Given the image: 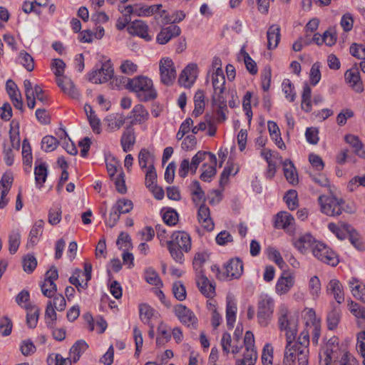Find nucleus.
<instances>
[{"mask_svg": "<svg viewBox=\"0 0 365 365\" xmlns=\"http://www.w3.org/2000/svg\"><path fill=\"white\" fill-rule=\"evenodd\" d=\"M44 225V221L43 220H39L35 222L33 227L31 228L29 234V240L28 242L29 244H31L34 245L37 242V238L38 235L42 234V230Z\"/></svg>", "mask_w": 365, "mask_h": 365, "instance_id": "58836bf2", "label": "nucleus"}, {"mask_svg": "<svg viewBox=\"0 0 365 365\" xmlns=\"http://www.w3.org/2000/svg\"><path fill=\"white\" fill-rule=\"evenodd\" d=\"M257 359V353L255 349H246L243 359H237L236 365H255Z\"/></svg>", "mask_w": 365, "mask_h": 365, "instance_id": "f704fd0d", "label": "nucleus"}, {"mask_svg": "<svg viewBox=\"0 0 365 365\" xmlns=\"http://www.w3.org/2000/svg\"><path fill=\"white\" fill-rule=\"evenodd\" d=\"M157 174L153 164L148 166V171L145 175V185L148 188L153 187L156 184Z\"/></svg>", "mask_w": 365, "mask_h": 365, "instance_id": "603ef678", "label": "nucleus"}, {"mask_svg": "<svg viewBox=\"0 0 365 365\" xmlns=\"http://www.w3.org/2000/svg\"><path fill=\"white\" fill-rule=\"evenodd\" d=\"M168 249L173 259L178 263L182 264L184 262V255L182 249L174 246L173 242H167Z\"/></svg>", "mask_w": 365, "mask_h": 365, "instance_id": "a19ab883", "label": "nucleus"}, {"mask_svg": "<svg viewBox=\"0 0 365 365\" xmlns=\"http://www.w3.org/2000/svg\"><path fill=\"white\" fill-rule=\"evenodd\" d=\"M120 215L121 213H120L118 210L115 209V205H113L111 207L108 218L106 219V225L110 228L113 227L118 222Z\"/></svg>", "mask_w": 365, "mask_h": 365, "instance_id": "338daca9", "label": "nucleus"}, {"mask_svg": "<svg viewBox=\"0 0 365 365\" xmlns=\"http://www.w3.org/2000/svg\"><path fill=\"white\" fill-rule=\"evenodd\" d=\"M197 219L207 231L210 232L214 229L215 225L210 217V208L204 203L198 209Z\"/></svg>", "mask_w": 365, "mask_h": 365, "instance_id": "dca6fc26", "label": "nucleus"}, {"mask_svg": "<svg viewBox=\"0 0 365 365\" xmlns=\"http://www.w3.org/2000/svg\"><path fill=\"white\" fill-rule=\"evenodd\" d=\"M225 268V272L219 277L220 279H225L226 277L230 279L238 278L243 272L242 261L239 258L231 259Z\"/></svg>", "mask_w": 365, "mask_h": 365, "instance_id": "f8f14e48", "label": "nucleus"}, {"mask_svg": "<svg viewBox=\"0 0 365 365\" xmlns=\"http://www.w3.org/2000/svg\"><path fill=\"white\" fill-rule=\"evenodd\" d=\"M311 95V88L309 86L308 84L306 83L303 88L301 107L302 110L307 113L312 110Z\"/></svg>", "mask_w": 365, "mask_h": 365, "instance_id": "4c0bfd02", "label": "nucleus"}, {"mask_svg": "<svg viewBox=\"0 0 365 365\" xmlns=\"http://www.w3.org/2000/svg\"><path fill=\"white\" fill-rule=\"evenodd\" d=\"M294 222V219L290 213L281 211L275 217L274 227L278 229H287L292 226Z\"/></svg>", "mask_w": 365, "mask_h": 365, "instance_id": "b1692460", "label": "nucleus"}, {"mask_svg": "<svg viewBox=\"0 0 365 365\" xmlns=\"http://www.w3.org/2000/svg\"><path fill=\"white\" fill-rule=\"evenodd\" d=\"M267 48L269 50L275 48L280 41V27L273 24L270 26L267 32Z\"/></svg>", "mask_w": 365, "mask_h": 365, "instance_id": "5701e85b", "label": "nucleus"}, {"mask_svg": "<svg viewBox=\"0 0 365 365\" xmlns=\"http://www.w3.org/2000/svg\"><path fill=\"white\" fill-rule=\"evenodd\" d=\"M21 59V64L28 71H32L34 69V61L33 57L26 51H21L19 54Z\"/></svg>", "mask_w": 365, "mask_h": 365, "instance_id": "c03bdc74", "label": "nucleus"}, {"mask_svg": "<svg viewBox=\"0 0 365 365\" xmlns=\"http://www.w3.org/2000/svg\"><path fill=\"white\" fill-rule=\"evenodd\" d=\"M160 73L161 82L163 84L173 85L176 77V71L172 59L166 58L160 60Z\"/></svg>", "mask_w": 365, "mask_h": 365, "instance_id": "0eeeda50", "label": "nucleus"}, {"mask_svg": "<svg viewBox=\"0 0 365 365\" xmlns=\"http://www.w3.org/2000/svg\"><path fill=\"white\" fill-rule=\"evenodd\" d=\"M216 165L210 163V165H207L206 163H204L201 168L202 173L200 178L204 182H210L211 178L217 173Z\"/></svg>", "mask_w": 365, "mask_h": 365, "instance_id": "ea45409f", "label": "nucleus"}, {"mask_svg": "<svg viewBox=\"0 0 365 365\" xmlns=\"http://www.w3.org/2000/svg\"><path fill=\"white\" fill-rule=\"evenodd\" d=\"M287 314L288 310L285 307H282L279 310L278 322L280 330L286 331L287 345L289 347L296 338L297 323V320L289 318Z\"/></svg>", "mask_w": 365, "mask_h": 365, "instance_id": "f03ea898", "label": "nucleus"}, {"mask_svg": "<svg viewBox=\"0 0 365 365\" xmlns=\"http://www.w3.org/2000/svg\"><path fill=\"white\" fill-rule=\"evenodd\" d=\"M145 279L146 282L152 285L162 286V281L158 274L151 267L148 268L145 272Z\"/></svg>", "mask_w": 365, "mask_h": 365, "instance_id": "49530a36", "label": "nucleus"}, {"mask_svg": "<svg viewBox=\"0 0 365 365\" xmlns=\"http://www.w3.org/2000/svg\"><path fill=\"white\" fill-rule=\"evenodd\" d=\"M294 280L290 274L284 272L279 278L276 284V291L279 293H287L294 285Z\"/></svg>", "mask_w": 365, "mask_h": 365, "instance_id": "a878e982", "label": "nucleus"}, {"mask_svg": "<svg viewBox=\"0 0 365 365\" xmlns=\"http://www.w3.org/2000/svg\"><path fill=\"white\" fill-rule=\"evenodd\" d=\"M21 236L18 231H13L9 237V252L14 254L17 251L20 245Z\"/></svg>", "mask_w": 365, "mask_h": 365, "instance_id": "8fccbe9b", "label": "nucleus"}, {"mask_svg": "<svg viewBox=\"0 0 365 365\" xmlns=\"http://www.w3.org/2000/svg\"><path fill=\"white\" fill-rule=\"evenodd\" d=\"M195 109L192 115L197 117L201 115L205 108V94L203 91L198 90L194 96Z\"/></svg>", "mask_w": 365, "mask_h": 365, "instance_id": "473e14b6", "label": "nucleus"}, {"mask_svg": "<svg viewBox=\"0 0 365 365\" xmlns=\"http://www.w3.org/2000/svg\"><path fill=\"white\" fill-rule=\"evenodd\" d=\"M163 220L168 225H175L178 221V214L175 210L170 209L163 214Z\"/></svg>", "mask_w": 365, "mask_h": 365, "instance_id": "bf43d9fd", "label": "nucleus"}, {"mask_svg": "<svg viewBox=\"0 0 365 365\" xmlns=\"http://www.w3.org/2000/svg\"><path fill=\"white\" fill-rule=\"evenodd\" d=\"M345 140L354 149V153L361 158H365V150L363 144L356 135L349 134L345 136Z\"/></svg>", "mask_w": 365, "mask_h": 365, "instance_id": "7c9ffc66", "label": "nucleus"}, {"mask_svg": "<svg viewBox=\"0 0 365 365\" xmlns=\"http://www.w3.org/2000/svg\"><path fill=\"white\" fill-rule=\"evenodd\" d=\"M115 209L118 210L121 214H127L133 208V203L130 200L121 198L114 204Z\"/></svg>", "mask_w": 365, "mask_h": 365, "instance_id": "79ce46f5", "label": "nucleus"}, {"mask_svg": "<svg viewBox=\"0 0 365 365\" xmlns=\"http://www.w3.org/2000/svg\"><path fill=\"white\" fill-rule=\"evenodd\" d=\"M284 174L287 180L294 185L298 183V175L293 163L290 160H285L283 163Z\"/></svg>", "mask_w": 365, "mask_h": 365, "instance_id": "bb28decb", "label": "nucleus"}, {"mask_svg": "<svg viewBox=\"0 0 365 365\" xmlns=\"http://www.w3.org/2000/svg\"><path fill=\"white\" fill-rule=\"evenodd\" d=\"M116 244L120 246V248L124 247L125 250H129L132 247L131 238L130 235L124 232H121L117 239Z\"/></svg>", "mask_w": 365, "mask_h": 365, "instance_id": "774afa93", "label": "nucleus"}, {"mask_svg": "<svg viewBox=\"0 0 365 365\" xmlns=\"http://www.w3.org/2000/svg\"><path fill=\"white\" fill-rule=\"evenodd\" d=\"M341 319V309L337 306H332V309L327 316V328L329 330L335 329Z\"/></svg>", "mask_w": 365, "mask_h": 365, "instance_id": "c756f323", "label": "nucleus"}, {"mask_svg": "<svg viewBox=\"0 0 365 365\" xmlns=\"http://www.w3.org/2000/svg\"><path fill=\"white\" fill-rule=\"evenodd\" d=\"M128 32L132 36H138L147 41L151 40L148 34V26L142 20H135L127 27Z\"/></svg>", "mask_w": 365, "mask_h": 365, "instance_id": "ddd939ff", "label": "nucleus"}, {"mask_svg": "<svg viewBox=\"0 0 365 365\" xmlns=\"http://www.w3.org/2000/svg\"><path fill=\"white\" fill-rule=\"evenodd\" d=\"M88 348L87 343L84 340H78L70 349V356L73 362H77L83 352Z\"/></svg>", "mask_w": 365, "mask_h": 365, "instance_id": "2f4dec72", "label": "nucleus"}, {"mask_svg": "<svg viewBox=\"0 0 365 365\" xmlns=\"http://www.w3.org/2000/svg\"><path fill=\"white\" fill-rule=\"evenodd\" d=\"M236 311L237 307L235 303L232 300H227L226 308V319L227 325L229 329H232L234 327V324L236 319Z\"/></svg>", "mask_w": 365, "mask_h": 365, "instance_id": "c9c22d12", "label": "nucleus"}, {"mask_svg": "<svg viewBox=\"0 0 365 365\" xmlns=\"http://www.w3.org/2000/svg\"><path fill=\"white\" fill-rule=\"evenodd\" d=\"M89 108V114H88V119L90 123V125L92 128V130L93 132L96 133H100L101 129H100V120L97 118V116L95 115L94 111L93 110V108L91 106H88Z\"/></svg>", "mask_w": 365, "mask_h": 365, "instance_id": "052dcab7", "label": "nucleus"}, {"mask_svg": "<svg viewBox=\"0 0 365 365\" xmlns=\"http://www.w3.org/2000/svg\"><path fill=\"white\" fill-rule=\"evenodd\" d=\"M197 285L200 292L206 297L212 298L214 297L215 287L205 274H202L198 277Z\"/></svg>", "mask_w": 365, "mask_h": 365, "instance_id": "aec40b11", "label": "nucleus"}, {"mask_svg": "<svg viewBox=\"0 0 365 365\" xmlns=\"http://www.w3.org/2000/svg\"><path fill=\"white\" fill-rule=\"evenodd\" d=\"M135 143V137L134 134V130L131 128V125L126 128L124 130L121 139L120 144L123 148V150L125 153H128L130 151Z\"/></svg>", "mask_w": 365, "mask_h": 365, "instance_id": "4be33fe9", "label": "nucleus"}, {"mask_svg": "<svg viewBox=\"0 0 365 365\" xmlns=\"http://www.w3.org/2000/svg\"><path fill=\"white\" fill-rule=\"evenodd\" d=\"M284 200L289 210H294L298 207L297 192L296 190H288L284 197Z\"/></svg>", "mask_w": 365, "mask_h": 365, "instance_id": "09e8293b", "label": "nucleus"}, {"mask_svg": "<svg viewBox=\"0 0 365 365\" xmlns=\"http://www.w3.org/2000/svg\"><path fill=\"white\" fill-rule=\"evenodd\" d=\"M297 357L298 365H308L309 349L307 347L297 346Z\"/></svg>", "mask_w": 365, "mask_h": 365, "instance_id": "680f3d73", "label": "nucleus"}, {"mask_svg": "<svg viewBox=\"0 0 365 365\" xmlns=\"http://www.w3.org/2000/svg\"><path fill=\"white\" fill-rule=\"evenodd\" d=\"M22 156L24 164L31 167L32 163L31 148L26 138L23 140L22 143Z\"/></svg>", "mask_w": 365, "mask_h": 365, "instance_id": "de8ad7c7", "label": "nucleus"}, {"mask_svg": "<svg viewBox=\"0 0 365 365\" xmlns=\"http://www.w3.org/2000/svg\"><path fill=\"white\" fill-rule=\"evenodd\" d=\"M114 74L113 65L110 60L102 63L101 68L92 71L88 74L90 81L95 83H103L110 80Z\"/></svg>", "mask_w": 365, "mask_h": 365, "instance_id": "423d86ee", "label": "nucleus"}, {"mask_svg": "<svg viewBox=\"0 0 365 365\" xmlns=\"http://www.w3.org/2000/svg\"><path fill=\"white\" fill-rule=\"evenodd\" d=\"M58 143V140L55 137L46 135L41 140V148L46 152H51L57 148Z\"/></svg>", "mask_w": 365, "mask_h": 365, "instance_id": "37998d69", "label": "nucleus"}, {"mask_svg": "<svg viewBox=\"0 0 365 365\" xmlns=\"http://www.w3.org/2000/svg\"><path fill=\"white\" fill-rule=\"evenodd\" d=\"M168 242H173L174 246L178 247L185 252L190 250L191 248V239L190 235L182 231H175L171 236V240Z\"/></svg>", "mask_w": 365, "mask_h": 365, "instance_id": "4468645a", "label": "nucleus"}, {"mask_svg": "<svg viewBox=\"0 0 365 365\" xmlns=\"http://www.w3.org/2000/svg\"><path fill=\"white\" fill-rule=\"evenodd\" d=\"M339 342V339L336 336H334L329 339L325 347V358L323 360L320 359V365H330L332 359L336 361L339 359V353L340 352Z\"/></svg>", "mask_w": 365, "mask_h": 365, "instance_id": "6e6552de", "label": "nucleus"}, {"mask_svg": "<svg viewBox=\"0 0 365 365\" xmlns=\"http://www.w3.org/2000/svg\"><path fill=\"white\" fill-rule=\"evenodd\" d=\"M132 78H129L125 76H118L113 78L111 82V85L113 88L116 87L118 88H125L126 89L130 88L131 84Z\"/></svg>", "mask_w": 365, "mask_h": 365, "instance_id": "4d7b16f0", "label": "nucleus"}, {"mask_svg": "<svg viewBox=\"0 0 365 365\" xmlns=\"http://www.w3.org/2000/svg\"><path fill=\"white\" fill-rule=\"evenodd\" d=\"M327 292L334 296L335 300L341 304L344 301V294L341 283L337 279H331L327 284Z\"/></svg>", "mask_w": 365, "mask_h": 365, "instance_id": "a211bd4d", "label": "nucleus"}, {"mask_svg": "<svg viewBox=\"0 0 365 365\" xmlns=\"http://www.w3.org/2000/svg\"><path fill=\"white\" fill-rule=\"evenodd\" d=\"M173 292L175 297L179 301H183L186 298L185 287L180 282H176L173 284Z\"/></svg>", "mask_w": 365, "mask_h": 365, "instance_id": "13d9d810", "label": "nucleus"}, {"mask_svg": "<svg viewBox=\"0 0 365 365\" xmlns=\"http://www.w3.org/2000/svg\"><path fill=\"white\" fill-rule=\"evenodd\" d=\"M35 180L41 187L46 182L48 175V169L45 163H41L36 165L34 169Z\"/></svg>", "mask_w": 365, "mask_h": 365, "instance_id": "e433bc0d", "label": "nucleus"}, {"mask_svg": "<svg viewBox=\"0 0 365 365\" xmlns=\"http://www.w3.org/2000/svg\"><path fill=\"white\" fill-rule=\"evenodd\" d=\"M56 290V284L54 283V282L45 279L43 284L41 285V291L43 294L50 298L53 296Z\"/></svg>", "mask_w": 365, "mask_h": 365, "instance_id": "864d4df0", "label": "nucleus"}, {"mask_svg": "<svg viewBox=\"0 0 365 365\" xmlns=\"http://www.w3.org/2000/svg\"><path fill=\"white\" fill-rule=\"evenodd\" d=\"M22 263L24 270L27 273H31L36 267L37 260L34 255H27L24 257Z\"/></svg>", "mask_w": 365, "mask_h": 365, "instance_id": "3c124183", "label": "nucleus"}, {"mask_svg": "<svg viewBox=\"0 0 365 365\" xmlns=\"http://www.w3.org/2000/svg\"><path fill=\"white\" fill-rule=\"evenodd\" d=\"M24 307L27 311L26 324L28 327L31 329L35 328L39 317V308L35 305L31 304V303L26 304Z\"/></svg>", "mask_w": 365, "mask_h": 365, "instance_id": "393cba45", "label": "nucleus"}, {"mask_svg": "<svg viewBox=\"0 0 365 365\" xmlns=\"http://www.w3.org/2000/svg\"><path fill=\"white\" fill-rule=\"evenodd\" d=\"M180 32V28L176 25H170L168 27L163 28L157 36V42L159 44H165L172 38L178 36Z\"/></svg>", "mask_w": 365, "mask_h": 365, "instance_id": "2eb2a0df", "label": "nucleus"}, {"mask_svg": "<svg viewBox=\"0 0 365 365\" xmlns=\"http://www.w3.org/2000/svg\"><path fill=\"white\" fill-rule=\"evenodd\" d=\"M346 82L357 93L364 91V86L361 81L359 68L355 64L351 68L347 70L344 74Z\"/></svg>", "mask_w": 365, "mask_h": 365, "instance_id": "9d476101", "label": "nucleus"}, {"mask_svg": "<svg viewBox=\"0 0 365 365\" xmlns=\"http://www.w3.org/2000/svg\"><path fill=\"white\" fill-rule=\"evenodd\" d=\"M273 348L272 346L267 344L262 350V361L264 365H272L273 359Z\"/></svg>", "mask_w": 365, "mask_h": 365, "instance_id": "e2e57ef3", "label": "nucleus"}, {"mask_svg": "<svg viewBox=\"0 0 365 365\" xmlns=\"http://www.w3.org/2000/svg\"><path fill=\"white\" fill-rule=\"evenodd\" d=\"M131 113L133 114V119L130 122L131 126L135 123H143L148 119L149 113L141 104L135 106Z\"/></svg>", "mask_w": 365, "mask_h": 365, "instance_id": "cd10ccee", "label": "nucleus"}, {"mask_svg": "<svg viewBox=\"0 0 365 365\" xmlns=\"http://www.w3.org/2000/svg\"><path fill=\"white\" fill-rule=\"evenodd\" d=\"M174 312L179 320L187 326L195 327L197 323V318L190 309L185 305L179 304L174 307Z\"/></svg>", "mask_w": 365, "mask_h": 365, "instance_id": "1a4fd4ad", "label": "nucleus"}, {"mask_svg": "<svg viewBox=\"0 0 365 365\" xmlns=\"http://www.w3.org/2000/svg\"><path fill=\"white\" fill-rule=\"evenodd\" d=\"M125 174L123 170L117 175V177L112 179L114 181L116 190L121 194H125L127 192V187L125 182Z\"/></svg>", "mask_w": 365, "mask_h": 365, "instance_id": "0e129e2a", "label": "nucleus"}, {"mask_svg": "<svg viewBox=\"0 0 365 365\" xmlns=\"http://www.w3.org/2000/svg\"><path fill=\"white\" fill-rule=\"evenodd\" d=\"M317 242L310 234L307 233L301 235L295 240L294 245L301 253H305L309 248L313 250V247Z\"/></svg>", "mask_w": 365, "mask_h": 365, "instance_id": "412c9836", "label": "nucleus"}, {"mask_svg": "<svg viewBox=\"0 0 365 365\" xmlns=\"http://www.w3.org/2000/svg\"><path fill=\"white\" fill-rule=\"evenodd\" d=\"M225 89H217V91H214L213 94L212 96V105L213 106L222 105V106H225L227 104L226 98L224 96Z\"/></svg>", "mask_w": 365, "mask_h": 365, "instance_id": "69168bd1", "label": "nucleus"}, {"mask_svg": "<svg viewBox=\"0 0 365 365\" xmlns=\"http://www.w3.org/2000/svg\"><path fill=\"white\" fill-rule=\"evenodd\" d=\"M282 90L286 98L293 102L295 99L296 93L294 92V86L289 79H284L282 83Z\"/></svg>", "mask_w": 365, "mask_h": 365, "instance_id": "6e6d98bb", "label": "nucleus"}, {"mask_svg": "<svg viewBox=\"0 0 365 365\" xmlns=\"http://www.w3.org/2000/svg\"><path fill=\"white\" fill-rule=\"evenodd\" d=\"M349 285L353 296L365 304V284H361L356 278H352Z\"/></svg>", "mask_w": 365, "mask_h": 365, "instance_id": "c85d7f7f", "label": "nucleus"}, {"mask_svg": "<svg viewBox=\"0 0 365 365\" xmlns=\"http://www.w3.org/2000/svg\"><path fill=\"white\" fill-rule=\"evenodd\" d=\"M56 83L61 88L62 91L73 98L78 97L79 93L75 87L73 81L66 76L56 78Z\"/></svg>", "mask_w": 365, "mask_h": 365, "instance_id": "6ab92c4d", "label": "nucleus"}, {"mask_svg": "<svg viewBox=\"0 0 365 365\" xmlns=\"http://www.w3.org/2000/svg\"><path fill=\"white\" fill-rule=\"evenodd\" d=\"M197 66L196 63L188 64L181 72L178 82L185 88H190L197 78Z\"/></svg>", "mask_w": 365, "mask_h": 365, "instance_id": "9b49d317", "label": "nucleus"}, {"mask_svg": "<svg viewBox=\"0 0 365 365\" xmlns=\"http://www.w3.org/2000/svg\"><path fill=\"white\" fill-rule=\"evenodd\" d=\"M318 202L321 206L322 212L327 215L339 216L342 213V205L344 203V200L342 199L320 195Z\"/></svg>", "mask_w": 365, "mask_h": 365, "instance_id": "20e7f679", "label": "nucleus"}, {"mask_svg": "<svg viewBox=\"0 0 365 365\" xmlns=\"http://www.w3.org/2000/svg\"><path fill=\"white\" fill-rule=\"evenodd\" d=\"M274 311V300L267 295L261 296L258 302L257 317L261 327H267Z\"/></svg>", "mask_w": 365, "mask_h": 365, "instance_id": "7ed1b4c3", "label": "nucleus"}, {"mask_svg": "<svg viewBox=\"0 0 365 365\" xmlns=\"http://www.w3.org/2000/svg\"><path fill=\"white\" fill-rule=\"evenodd\" d=\"M61 207H51L48 210V222L51 225L58 224L61 220Z\"/></svg>", "mask_w": 365, "mask_h": 365, "instance_id": "5fc2aeb1", "label": "nucleus"}, {"mask_svg": "<svg viewBox=\"0 0 365 365\" xmlns=\"http://www.w3.org/2000/svg\"><path fill=\"white\" fill-rule=\"evenodd\" d=\"M139 312L141 321L148 325L151 324L150 322L151 318L155 317V315L158 314V312L154 309L146 304L140 305Z\"/></svg>", "mask_w": 365, "mask_h": 365, "instance_id": "72a5a7b5", "label": "nucleus"}, {"mask_svg": "<svg viewBox=\"0 0 365 365\" xmlns=\"http://www.w3.org/2000/svg\"><path fill=\"white\" fill-rule=\"evenodd\" d=\"M312 253L318 259L327 264L336 266L339 263L336 253L322 242L316 243Z\"/></svg>", "mask_w": 365, "mask_h": 365, "instance_id": "39448f33", "label": "nucleus"}, {"mask_svg": "<svg viewBox=\"0 0 365 365\" xmlns=\"http://www.w3.org/2000/svg\"><path fill=\"white\" fill-rule=\"evenodd\" d=\"M297 346H298V344H293L289 347H287V345L286 346L283 359L284 365H291L292 363L294 362L297 357Z\"/></svg>", "mask_w": 365, "mask_h": 365, "instance_id": "a18cd8bd", "label": "nucleus"}, {"mask_svg": "<svg viewBox=\"0 0 365 365\" xmlns=\"http://www.w3.org/2000/svg\"><path fill=\"white\" fill-rule=\"evenodd\" d=\"M130 91L135 92L140 101L147 102L157 98V91L150 78L138 76L132 78Z\"/></svg>", "mask_w": 365, "mask_h": 365, "instance_id": "f257e3e1", "label": "nucleus"}, {"mask_svg": "<svg viewBox=\"0 0 365 365\" xmlns=\"http://www.w3.org/2000/svg\"><path fill=\"white\" fill-rule=\"evenodd\" d=\"M206 156L209 157V161L212 164H217V158L215 154L207 151H198L192 158L190 163V171L195 174L200 163L205 160Z\"/></svg>", "mask_w": 365, "mask_h": 365, "instance_id": "f3484780", "label": "nucleus"}]
</instances>
